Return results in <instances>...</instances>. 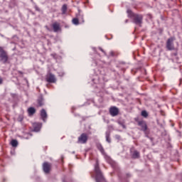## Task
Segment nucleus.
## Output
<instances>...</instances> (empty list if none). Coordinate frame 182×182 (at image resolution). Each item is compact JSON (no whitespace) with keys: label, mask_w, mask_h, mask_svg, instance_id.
Wrapping results in <instances>:
<instances>
[{"label":"nucleus","mask_w":182,"mask_h":182,"mask_svg":"<svg viewBox=\"0 0 182 182\" xmlns=\"http://www.w3.org/2000/svg\"><path fill=\"white\" fill-rule=\"evenodd\" d=\"M127 13L129 14L130 18H132L133 23H135V25H138V26H141V23H143V16L134 14L130 10H128Z\"/></svg>","instance_id":"f257e3e1"},{"label":"nucleus","mask_w":182,"mask_h":182,"mask_svg":"<svg viewBox=\"0 0 182 182\" xmlns=\"http://www.w3.org/2000/svg\"><path fill=\"white\" fill-rule=\"evenodd\" d=\"M95 180L97 182H105V177L102 173V171H100V168L99 167V161H96V164L95 166Z\"/></svg>","instance_id":"f03ea898"},{"label":"nucleus","mask_w":182,"mask_h":182,"mask_svg":"<svg viewBox=\"0 0 182 182\" xmlns=\"http://www.w3.org/2000/svg\"><path fill=\"white\" fill-rule=\"evenodd\" d=\"M8 54L6 53V51L4 50L2 47H0V62H2L3 63H6L8 62Z\"/></svg>","instance_id":"7ed1b4c3"},{"label":"nucleus","mask_w":182,"mask_h":182,"mask_svg":"<svg viewBox=\"0 0 182 182\" xmlns=\"http://www.w3.org/2000/svg\"><path fill=\"white\" fill-rule=\"evenodd\" d=\"M109 114L112 117H116V116H119V113L120 112V110L119 109V108H117V107H110L109 109Z\"/></svg>","instance_id":"20e7f679"},{"label":"nucleus","mask_w":182,"mask_h":182,"mask_svg":"<svg viewBox=\"0 0 182 182\" xmlns=\"http://www.w3.org/2000/svg\"><path fill=\"white\" fill-rule=\"evenodd\" d=\"M88 139H89V136H87V134L82 133L78 137V143H80L81 144H86V143H87Z\"/></svg>","instance_id":"39448f33"},{"label":"nucleus","mask_w":182,"mask_h":182,"mask_svg":"<svg viewBox=\"0 0 182 182\" xmlns=\"http://www.w3.org/2000/svg\"><path fill=\"white\" fill-rule=\"evenodd\" d=\"M43 169L46 174H49L50 170H52V164L49 162H44L43 164Z\"/></svg>","instance_id":"423d86ee"},{"label":"nucleus","mask_w":182,"mask_h":182,"mask_svg":"<svg viewBox=\"0 0 182 182\" xmlns=\"http://www.w3.org/2000/svg\"><path fill=\"white\" fill-rule=\"evenodd\" d=\"M174 38H170L166 41V48L168 50H174Z\"/></svg>","instance_id":"0eeeda50"},{"label":"nucleus","mask_w":182,"mask_h":182,"mask_svg":"<svg viewBox=\"0 0 182 182\" xmlns=\"http://www.w3.org/2000/svg\"><path fill=\"white\" fill-rule=\"evenodd\" d=\"M46 79L48 83H55V82H56V77H55V75L52 73L48 74Z\"/></svg>","instance_id":"6e6552de"},{"label":"nucleus","mask_w":182,"mask_h":182,"mask_svg":"<svg viewBox=\"0 0 182 182\" xmlns=\"http://www.w3.org/2000/svg\"><path fill=\"white\" fill-rule=\"evenodd\" d=\"M138 126H140V127H141V130L143 132H146L147 130V124H146V122L144 121H139Z\"/></svg>","instance_id":"1a4fd4ad"},{"label":"nucleus","mask_w":182,"mask_h":182,"mask_svg":"<svg viewBox=\"0 0 182 182\" xmlns=\"http://www.w3.org/2000/svg\"><path fill=\"white\" fill-rule=\"evenodd\" d=\"M52 28L54 32H59L60 31V23L55 22L52 24Z\"/></svg>","instance_id":"9d476101"},{"label":"nucleus","mask_w":182,"mask_h":182,"mask_svg":"<svg viewBox=\"0 0 182 182\" xmlns=\"http://www.w3.org/2000/svg\"><path fill=\"white\" fill-rule=\"evenodd\" d=\"M27 113L31 117L36 113V109L33 107H28L27 109Z\"/></svg>","instance_id":"9b49d317"},{"label":"nucleus","mask_w":182,"mask_h":182,"mask_svg":"<svg viewBox=\"0 0 182 182\" xmlns=\"http://www.w3.org/2000/svg\"><path fill=\"white\" fill-rule=\"evenodd\" d=\"M41 117L43 122H46V119H48V113H46V110L44 109H41Z\"/></svg>","instance_id":"f8f14e48"},{"label":"nucleus","mask_w":182,"mask_h":182,"mask_svg":"<svg viewBox=\"0 0 182 182\" xmlns=\"http://www.w3.org/2000/svg\"><path fill=\"white\" fill-rule=\"evenodd\" d=\"M33 127L34 129V132H40L42 124L41 123H34L33 124Z\"/></svg>","instance_id":"ddd939ff"},{"label":"nucleus","mask_w":182,"mask_h":182,"mask_svg":"<svg viewBox=\"0 0 182 182\" xmlns=\"http://www.w3.org/2000/svg\"><path fill=\"white\" fill-rule=\"evenodd\" d=\"M97 148L100 151V153H102V154H103L104 156L106 154V153L105 152V149H103V146L100 144H97Z\"/></svg>","instance_id":"4468645a"},{"label":"nucleus","mask_w":182,"mask_h":182,"mask_svg":"<svg viewBox=\"0 0 182 182\" xmlns=\"http://www.w3.org/2000/svg\"><path fill=\"white\" fill-rule=\"evenodd\" d=\"M38 107H41V106H43L44 103H43V97H40L38 99Z\"/></svg>","instance_id":"2eb2a0df"},{"label":"nucleus","mask_w":182,"mask_h":182,"mask_svg":"<svg viewBox=\"0 0 182 182\" xmlns=\"http://www.w3.org/2000/svg\"><path fill=\"white\" fill-rule=\"evenodd\" d=\"M133 159H139L140 157V153L137 151H134L132 154Z\"/></svg>","instance_id":"dca6fc26"},{"label":"nucleus","mask_w":182,"mask_h":182,"mask_svg":"<svg viewBox=\"0 0 182 182\" xmlns=\"http://www.w3.org/2000/svg\"><path fill=\"white\" fill-rule=\"evenodd\" d=\"M11 144L12 147H17L18 146V141L16 139H12Z\"/></svg>","instance_id":"f3484780"},{"label":"nucleus","mask_w":182,"mask_h":182,"mask_svg":"<svg viewBox=\"0 0 182 182\" xmlns=\"http://www.w3.org/2000/svg\"><path fill=\"white\" fill-rule=\"evenodd\" d=\"M72 22L74 25H79V23H80V21H79V18H73Z\"/></svg>","instance_id":"a211bd4d"},{"label":"nucleus","mask_w":182,"mask_h":182,"mask_svg":"<svg viewBox=\"0 0 182 182\" xmlns=\"http://www.w3.org/2000/svg\"><path fill=\"white\" fill-rule=\"evenodd\" d=\"M66 11H68V6H67L66 4H64V5L62 6V12H63V14H66Z\"/></svg>","instance_id":"6ab92c4d"},{"label":"nucleus","mask_w":182,"mask_h":182,"mask_svg":"<svg viewBox=\"0 0 182 182\" xmlns=\"http://www.w3.org/2000/svg\"><path fill=\"white\" fill-rule=\"evenodd\" d=\"M106 140L108 143H110V134L109 132L106 133Z\"/></svg>","instance_id":"aec40b11"},{"label":"nucleus","mask_w":182,"mask_h":182,"mask_svg":"<svg viewBox=\"0 0 182 182\" xmlns=\"http://www.w3.org/2000/svg\"><path fill=\"white\" fill-rule=\"evenodd\" d=\"M78 21H80V23H84L85 20L83 19V16H78Z\"/></svg>","instance_id":"412c9836"},{"label":"nucleus","mask_w":182,"mask_h":182,"mask_svg":"<svg viewBox=\"0 0 182 182\" xmlns=\"http://www.w3.org/2000/svg\"><path fill=\"white\" fill-rule=\"evenodd\" d=\"M141 116H143V117H147V116H149V114H147L146 111H142L141 112Z\"/></svg>","instance_id":"4be33fe9"},{"label":"nucleus","mask_w":182,"mask_h":182,"mask_svg":"<svg viewBox=\"0 0 182 182\" xmlns=\"http://www.w3.org/2000/svg\"><path fill=\"white\" fill-rule=\"evenodd\" d=\"M110 55H111V56H115L116 55L114 51H111Z\"/></svg>","instance_id":"5701e85b"},{"label":"nucleus","mask_w":182,"mask_h":182,"mask_svg":"<svg viewBox=\"0 0 182 182\" xmlns=\"http://www.w3.org/2000/svg\"><path fill=\"white\" fill-rule=\"evenodd\" d=\"M4 83V79L0 77V85H2Z\"/></svg>","instance_id":"b1692460"},{"label":"nucleus","mask_w":182,"mask_h":182,"mask_svg":"<svg viewBox=\"0 0 182 182\" xmlns=\"http://www.w3.org/2000/svg\"><path fill=\"white\" fill-rule=\"evenodd\" d=\"M100 50H101V52H102L103 53H105V50H102V48H99Z\"/></svg>","instance_id":"393cba45"},{"label":"nucleus","mask_w":182,"mask_h":182,"mask_svg":"<svg viewBox=\"0 0 182 182\" xmlns=\"http://www.w3.org/2000/svg\"><path fill=\"white\" fill-rule=\"evenodd\" d=\"M46 28L49 31V28L48 26H46Z\"/></svg>","instance_id":"a878e982"},{"label":"nucleus","mask_w":182,"mask_h":182,"mask_svg":"<svg viewBox=\"0 0 182 182\" xmlns=\"http://www.w3.org/2000/svg\"><path fill=\"white\" fill-rule=\"evenodd\" d=\"M19 73H22V72H19Z\"/></svg>","instance_id":"bb28decb"},{"label":"nucleus","mask_w":182,"mask_h":182,"mask_svg":"<svg viewBox=\"0 0 182 182\" xmlns=\"http://www.w3.org/2000/svg\"><path fill=\"white\" fill-rule=\"evenodd\" d=\"M126 22H127V20L126 21Z\"/></svg>","instance_id":"cd10ccee"}]
</instances>
